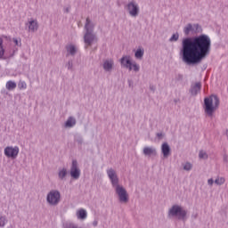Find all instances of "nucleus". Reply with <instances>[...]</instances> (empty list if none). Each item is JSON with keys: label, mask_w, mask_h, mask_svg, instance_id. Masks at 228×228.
<instances>
[{"label": "nucleus", "mask_w": 228, "mask_h": 228, "mask_svg": "<svg viewBox=\"0 0 228 228\" xmlns=\"http://www.w3.org/2000/svg\"><path fill=\"white\" fill-rule=\"evenodd\" d=\"M225 183V179L224 178H217L215 180V183L218 184L219 186Z\"/></svg>", "instance_id": "2f4dec72"}, {"label": "nucleus", "mask_w": 228, "mask_h": 228, "mask_svg": "<svg viewBox=\"0 0 228 228\" xmlns=\"http://www.w3.org/2000/svg\"><path fill=\"white\" fill-rule=\"evenodd\" d=\"M127 83H128L129 88H133V85H134L133 80L128 79V80H127Z\"/></svg>", "instance_id": "473e14b6"}, {"label": "nucleus", "mask_w": 228, "mask_h": 228, "mask_svg": "<svg viewBox=\"0 0 228 228\" xmlns=\"http://www.w3.org/2000/svg\"><path fill=\"white\" fill-rule=\"evenodd\" d=\"M145 51L142 48H138L134 53V56L137 60H142V58H143V54H144Z\"/></svg>", "instance_id": "412c9836"}, {"label": "nucleus", "mask_w": 228, "mask_h": 228, "mask_svg": "<svg viewBox=\"0 0 228 228\" xmlns=\"http://www.w3.org/2000/svg\"><path fill=\"white\" fill-rule=\"evenodd\" d=\"M144 156H157L158 151H156V148H151V147H144L142 151Z\"/></svg>", "instance_id": "4468645a"}, {"label": "nucleus", "mask_w": 228, "mask_h": 228, "mask_svg": "<svg viewBox=\"0 0 228 228\" xmlns=\"http://www.w3.org/2000/svg\"><path fill=\"white\" fill-rule=\"evenodd\" d=\"M66 49L71 56H75L76 53H77V49L73 45L66 46Z\"/></svg>", "instance_id": "aec40b11"}, {"label": "nucleus", "mask_w": 228, "mask_h": 228, "mask_svg": "<svg viewBox=\"0 0 228 228\" xmlns=\"http://www.w3.org/2000/svg\"><path fill=\"white\" fill-rule=\"evenodd\" d=\"M161 152L163 154V158L167 159L170 154H172V149L170 148V145L168 142H163L161 145Z\"/></svg>", "instance_id": "ddd939ff"}, {"label": "nucleus", "mask_w": 228, "mask_h": 228, "mask_svg": "<svg viewBox=\"0 0 228 228\" xmlns=\"http://www.w3.org/2000/svg\"><path fill=\"white\" fill-rule=\"evenodd\" d=\"M6 88L8 90H15L17 88V83L12 81V80H9L7 83H6Z\"/></svg>", "instance_id": "4be33fe9"}, {"label": "nucleus", "mask_w": 228, "mask_h": 228, "mask_svg": "<svg viewBox=\"0 0 228 228\" xmlns=\"http://www.w3.org/2000/svg\"><path fill=\"white\" fill-rule=\"evenodd\" d=\"M67 174H69V172L67 171V168L63 167L62 169H60L58 173L59 179H61V181H65V177H67Z\"/></svg>", "instance_id": "6ab92c4d"}, {"label": "nucleus", "mask_w": 228, "mask_h": 228, "mask_svg": "<svg viewBox=\"0 0 228 228\" xmlns=\"http://www.w3.org/2000/svg\"><path fill=\"white\" fill-rule=\"evenodd\" d=\"M179 40V33L176 32L172 35V37L169 38V42H177Z\"/></svg>", "instance_id": "bb28decb"}, {"label": "nucleus", "mask_w": 228, "mask_h": 228, "mask_svg": "<svg viewBox=\"0 0 228 228\" xmlns=\"http://www.w3.org/2000/svg\"><path fill=\"white\" fill-rule=\"evenodd\" d=\"M6 224H8V219L6 218V216H3L0 214V227H4Z\"/></svg>", "instance_id": "5701e85b"}, {"label": "nucleus", "mask_w": 228, "mask_h": 228, "mask_svg": "<svg viewBox=\"0 0 228 228\" xmlns=\"http://www.w3.org/2000/svg\"><path fill=\"white\" fill-rule=\"evenodd\" d=\"M28 31H31V33L38 31V21H37V20H31L28 21Z\"/></svg>", "instance_id": "2eb2a0df"}, {"label": "nucleus", "mask_w": 228, "mask_h": 228, "mask_svg": "<svg viewBox=\"0 0 228 228\" xmlns=\"http://www.w3.org/2000/svg\"><path fill=\"white\" fill-rule=\"evenodd\" d=\"M188 211L179 205H173L168 210V216H177L178 220H185Z\"/></svg>", "instance_id": "20e7f679"}, {"label": "nucleus", "mask_w": 228, "mask_h": 228, "mask_svg": "<svg viewBox=\"0 0 228 228\" xmlns=\"http://www.w3.org/2000/svg\"><path fill=\"white\" fill-rule=\"evenodd\" d=\"M27 86L25 81H20L18 84V88H20V90H26Z\"/></svg>", "instance_id": "cd10ccee"}, {"label": "nucleus", "mask_w": 228, "mask_h": 228, "mask_svg": "<svg viewBox=\"0 0 228 228\" xmlns=\"http://www.w3.org/2000/svg\"><path fill=\"white\" fill-rule=\"evenodd\" d=\"M75 142H77L78 145H83V137L81 135H77L75 137Z\"/></svg>", "instance_id": "7c9ffc66"}, {"label": "nucleus", "mask_w": 228, "mask_h": 228, "mask_svg": "<svg viewBox=\"0 0 228 228\" xmlns=\"http://www.w3.org/2000/svg\"><path fill=\"white\" fill-rule=\"evenodd\" d=\"M61 200V194L58 190H52L46 196V202L49 206H58Z\"/></svg>", "instance_id": "39448f33"}, {"label": "nucleus", "mask_w": 228, "mask_h": 228, "mask_svg": "<svg viewBox=\"0 0 228 228\" xmlns=\"http://www.w3.org/2000/svg\"><path fill=\"white\" fill-rule=\"evenodd\" d=\"M12 42L15 43V45H19V40L17 38H12Z\"/></svg>", "instance_id": "e433bc0d"}, {"label": "nucleus", "mask_w": 228, "mask_h": 228, "mask_svg": "<svg viewBox=\"0 0 228 228\" xmlns=\"http://www.w3.org/2000/svg\"><path fill=\"white\" fill-rule=\"evenodd\" d=\"M225 134H226V136L228 138V129H226Z\"/></svg>", "instance_id": "37998d69"}, {"label": "nucleus", "mask_w": 228, "mask_h": 228, "mask_svg": "<svg viewBox=\"0 0 228 228\" xmlns=\"http://www.w3.org/2000/svg\"><path fill=\"white\" fill-rule=\"evenodd\" d=\"M93 225H94V227H97V221H94Z\"/></svg>", "instance_id": "ea45409f"}, {"label": "nucleus", "mask_w": 228, "mask_h": 228, "mask_svg": "<svg viewBox=\"0 0 228 228\" xmlns=\"http://www.w3.org/2000/svg\"><path fill=\"white\" fill-rule=\"evenodd\" d=\"M199 158L200 159H208V153L204 151H200L199 152Z\"/></svg>", "instance_id": "a878e982"}, {"label": "nucleus", "mask_w": 228, "mask_h": 228, "mask_svg": "<svg viewBox=\"0 0 228 228\" xmlns=\"http://www.w3.org/2000/svg\"><path fill=\"white\" fill-rule=\"evenodd\" d=\"M150 90H151V92H156V86H154L153 85H151Z\"/></svg>", "instance_id": "c9c22d12"}, {"label": "nucleus", "mask_w": 228, "mask_h": 228, "mask_svg": "<svg viewBox=\"0 0 228 228\" xmlns=\"http://www.w3.org/2000/svg\"><path fill=\"white\" fill-rule=\"evenodd\" d=\"M70 175L72 179L77 180L81 177V169L77 167V160L74 159L71 163Z\"/></svg>", "instance_id": "1a4fd4ad"}, {"label": "nucleus", "mask_w": 228, "mask_h": 228, "mask_svg": "<svg viewBox=\"0 0 228 228\" xmlns=\"http://www.w3.org/2000/svg\"><path fill=\"white\" fill-rule=\"evenodd\" d=\"M4 154L6 158L15 159L19 156V148L18 146H7L4 148Z\"/></svg>", "instance_id": "6e6552de"}, {"label": "nucleus", "mask_w": 228, "mask_h": 228, "mask_svg": "<svg viewBox=\"0 0 228 228\" xmlns=\"http://www.w3.org/2000/svg\"><path fill=\"white\" fill-rule=\"evenodd\" d=\"M126 10L131 17H138L140 14V7L134 1H131L126 4Z\"/></svg>", "instance_id": "0eeeda50"}, {"label": "nucleus", "mask_w": 228, "mask_h": 228, "mask_svg": "<svg viewBox=\"0 0 228 228\" xmlns=\"http://www.w3.org/2000/svg\"><path fill=\"white\" fill-rule=\"evenodd\" d=\"M116 190V193L119 199V202L122 204H127L129 202V194H127V191L122 185H117L114 187Z\"/></svg>", "instance_id": "423d86ee"}, {"label": "nucleus", "mask_w": 228, "mask_h": 228, "mask_svg": "<svg viewBox=\"0 0 228 228\" xmlns=\"http://www.w3.org/2000/svg\"><path fill=\"white\" fill-rule=\"evenodd\" d=\"M178 79H179L180 81H182V79H183V75H178Z\"/></svg>", "instance_id": "79ce46f5"}, {"label": "nucleus", "mask_w": 228, "mask_h": 228, "mask_svg": "<svg viewBox=\"0 0 228 228\" xmlns=\"http://www.w3.org/2000/svg\"><path fill=\"white\" fill-rule=\"evenodd\" d=\"M4 47H3V38L0 37V60L4 59Z\"/></svg>", "instance_id": "393cba45"}, {"label": "nucleus", "mask_w": 228, "mask_h": 228, "mask_svg": "<svg viewBox=\"0 0 228 228\" xmlns=\"http://www.w3.org/2000/svg\"><path fill=\"white\" fill-rule=\"evenodd\" d=\"M69 12H70V7L65 8V12H66V13H69Z\"/></svg>", "instance_id": "4c0bfd02"}, {"label": "nucleus", "mask_w": 228, "mask_h": 228, "mask_svg": "<svg viewBox=\"0 0 228 228\" xmlns=\"http://www.w3.org/2000/svg\"><path fill=\"white\" fill-rule=\"evenodd\" d=\"M77 216L78 220H86V216H87L86 210H85L84 208L79 209L77 212Z\"/></svg>", "instance_id": "a211bd4d"}, {"label": "nucleus", "mask_w": 228, "mask_h": 228, "mask_svg": "<svg viewBox=\"0 0 228 228\" xmlns=\"http://www.w3.org/2000/svg\"><path fill=\"white\" fill-rule=\"evenodd\" d=\"M199 23H188L183 28L186 37L182 40L180 56L186 65H200L211 53V37L206 34Z\"/></svg>", "instance_id": "f257e3e1"}, {"label": "nucleus", "mask_w": 228, "mask_h": 228, "mask_svg": "<svg viewBox=\"0 0 228 228\" xmlns=\"http://www.w3.org/2000/svg\"><path fill=\"white\" fill-rule=\"evenodd\" d=\"M108 177L113 186V188H116L117 186H119L118 184V176L117 175V172L114 171L113 168H110L107 170Z\"/></svg>", "instance_id": "9d476101"}, {"label": "nucleus", "mask_w": 228, "mask_h": 228, "mask_svg": "<svg viewBox=\"0 0 228 228\" xmlns=\"http://www.w3.org/2000/svg\"><path fill=\"white\" fill-rule=\"evenodd\" d=\"M65 68L68 70H70V72L74 70V62L72 61V60L68 61V62L65 64Z\"/></svg>", "instance_id": "b1692460"}, {"label": "nucleus", "mask_w": 228, "mask_h": 228, "mask_svg": "<svg viewBox=\"0 0 228 228\" xmlns=\"http://www.w3.org/2000/svg\"><path fill=\"white\" fill-rule=\"evenodd\" d=\"M163 136H165V134H163V133H157V138H163Z\"/></svg>", "instance_id": "f704fd0d"}, {"label": "nucleus", "mask_w": 228, "mask_h": 228, "mask_svg": "<svg viewBox=\"0 0 228 228\" xmlns=\"http://www.w3.org/2000/svg\"><path fill=\"white\" fill-rule=\"evenodd\" d=\"M201 89H202V83L197 82L191 86L189 92H190L191 95H192V97H195V96H197L199 92H200Z\"/></svg>", "instance_id": "f8f14e48"}, {"label": "nucleus", "mask_w": 228, "mask_h": 228, "mask_svg": "<svg viewBox=\"0 0 228 228\" xmlns=\"http://www.w3.org/2000/svg\"><path fill=\"white\" fill-rule=\"evenodd\" d=\"M220 106V98L216 94H211L204 98L203 110L208 117H213V114Z\"/></svg>", "instance_id": "f03ea898"}, {"label": "nucleus", "mask_w": 228, "mask_h": 228, "mask_svg": "<svg viewBox=\"0 0 228 228\" xmlns=\"http://www.w3.org/2000/svg\"><path fill=\"white\" fill-rule=\"evenodd\" d=\"M121 67H124L125 69H128L129 70H133V62L131 61L130 56H123L120 59Z\"/></svg>", "instance_id": "9b49d317"}, {"label": "nucleus", "mask_w": 228, "mask_h": 228, "mask_svg": "<svg viewBox=\"0 0 228 228\" xmlns=\"http://www.w3.org/2000/svg\"><path fill=\"white\" fill-rule=\"evenodd\" d=\"M224 161H225V163H227V162H228L227 155H224Z\"/></svg>", "instance_id": "58836bf2"}, {"label": "nucleus", "mask_w": 228, "mask_h": 228, "mask_svg": "<svg viewBox=\"0 0 228 228\" xmlns=\"http://www.w3.org/2000/svg\"><path fill=\"white\" fill-rule=\"evenodd\" d=\"M208 183L209 186H213V183H215V180L210 178V179H208Z\"/></svg>", "instance_id": "72a5a7b5"}, {"label": "nucleus", "mask_w": 228, "mask_h": 228, "mask_svg": "<svg viewBox=\"0 0 228 228\" xmlns=\"http://www.w3.org/2000/svg\"><path fill=\"white\" fill-rule=\"evenodd\" d=\"M193 168V166L190 162H186L185 165L183 166V170H186L187 172H190Z\"/></svg>", "instance_id": "c85d7f7f"}, {"label": "nucleus", "mask_w": 228, "mask_h": 228, "mask_svg": "<svg viewBox=\"0 0 228 228\" xmlns=\"http://www.w3.org/2000/svg\"><path fill=\"white\" fill-rule=\"evenodd\" d=\"M95 28V24L92 22L90 18H86L85 24L86 33L84 35V42L86 44V47H90L93 45L94 42H97V36L94 33V29Z\"/></svg>", "instance_id": "7ed1b4c3"}, {"label": "nucleus", "mask_w": 228, "mask_h": 228, "mask_svg": "<svg viewBox=\"0 0 228 228\" xmlns=\"http://www.w3.org/2000/svg\"><path fill=\"white\" fill-rule=\"evenodd\" d=\"M76 118L74 117H69L67 121L65 122V127H74L76 126Z\"/></svg>", "instance_id": "f3484780"}, {"label": "nucleus", "mask_w": 228, "mask_h": 228, "mask_svg": "<svg viewBox=\"0 0 228 228\" xmlns=\"http://www.w3.org/2000/svg\"><path fill=\"white\" fill-rule=\"evenodd\" d=\"M132 67L134 72H140V65H138L136 61L132 62Z\"/></svg>", "instance_id": "c756f323"}, {"label": "nucleus", "mask_w": 228, "mask_h": 228, "mask_svg": "<svg viewBox=\"0 0 228 228\" xmlns=\"http://www.w3.org/2000/svg\"><path fill=\"white\" fill-rule=\"evenodd\" d=\"M113 69V61H105L103 62V69L105 70V72H111Z\"/></svg>", "instance_id": "dca6fc26"}, {"label": "nucleus", "mask_w": 228, "mask_h": 228, "mask_svg": "<svg viewBox=\"0 0 228 228\" xmlns=\"http://www.w3.org/2000/svg\"><path fill=\"white\" fill-rule=\"evenodd\" d=\"M179 101H181V100H179V99H175V100H174L175 104H177V102H179Z\"/></svg>", "instance_id": "a19ab883"}]
</instances>
